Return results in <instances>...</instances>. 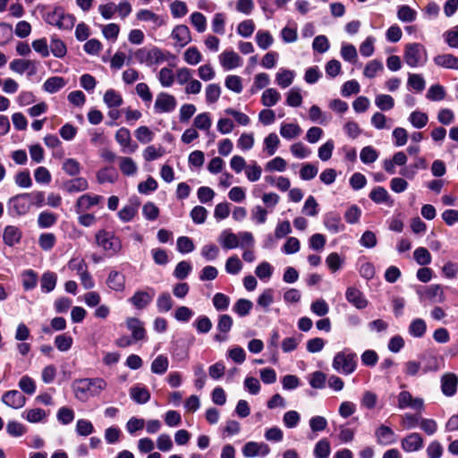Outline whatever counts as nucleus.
<instances>
[{
  "instance_id": "1",
  "label": "nucleus",
  "mask_w": 458,
  "mask_h": 458,
  "mask_svg": "<svg viewBox=\"0 0 458 458\" xmlns=\"http://www.w3.org/2000/svg\"><path fill=\"white\" fill-rule=\"evenodd\" d=\"M106 387L107 383L102 377L81 378L72 385L75 398L83 403L98 396Z\"/></svg>"
},
{
  "instance_id": "2",
  "label": "nucleus",
  "mask_w": 458,
  "mask_h": 458,
  "mask_svg": "<svg viewBox=\"0 0 458 458\" xmlns=\"http://www.w3.org/2000/svg\"><path fill=\"white\" fill-rule=\"evenodd\" d=\"M333 369L343 375L353 373L357 367V355L349 350L338 352L332 361Z\"/></svg>"
},
{
  "instance_id": "3",
  "label": "nucleus",
  "mask_w": 458,
  "mask_h": 458,
  "mask_svg": "<svg viewBox=\"0 0 458 458\" xmlns=\"http://www.w3.org/2000/svg\"><path fill=\"white\" fill-rule=\"evenodd\" d=\"M95 237L98 246L111 255L118 254L122 250L123 244L120 238L112 232L102 229L97 232Z\"/></svg>"
},
{
  "instance_id": "4",
  "label": "nucleus",
  "mask_w": 458,
  "mask_h": 458,
  "mask_svg": "<svg viewBox=\"0 0 458 458\" xmlns=\"http://www.w3.org/2000/svg\"><path fill=\"white\" fill-rule=\"evenodd\" d=\"M135 59L140 64H145L147 66L157 65L165 61V53L158 47L140 48L134 53Z\"/></svg>"
},
{
  "instance_id": "5",
  "label": "nucleus",
  "mask_w": 458,
  "mask_h": 458,
  "mask_svg": "<svg viewBox=\"0 0 458 458\" xmlns=\"http://www.w3.org/2000/svg\"><path fill=\"white\" fill-rule=\"evenodd\" d=\"M427 60L425 47L420 43H411L405 47L404 61L411 67L422 65Z\"/></svg>"
},
{
  "instance_id": "6",
  "label": "nucleus",
  "mask_w": 458,
  "mask_h": 458,
  "mask_svg": "<svg viewBox=\"0 0 458 458\" xmlns=\"http://www.w3.org/2000/svg\"><path fill=\"white\" fill-rule=\"evenodd\" d=\"M46 21L60 30H70L74 25L75 18L64 13L61 9H55L47 13Z\"/></svg>"
},
{
  "instance_id": "7",
  "label": "nucleus",
  "mask_w": 458,
  "mask_h": 458,
  "mask_svg": "<svg viewBox=\"0 0 458 458\" xmlns=\"http://www.w3.org/2000/svg\"><path fill=\"white\" fill-rule=\"evenodd\" d=\"M177 105V101L175 98L166 92H161L157 94L155 104H154V109L155 113L157 114H163V113H171L173 112Z\"/></svg>"
},
{
  "instance_id": "8",
  "label": "nucleus",
  "mask_w": 458,
  "mask_h": 458,
  "mask_svg": "<svg viewBox=\"0 0 458 458\" xmlns=\"http://www.w3.org/2000/svg\"><path fill=\"white\" fill-rule=\"evenodd\" d=\"M398 408L401 410L410 408L415 411L424 409V401L420 397H413L408 391H402L397 396Z\"/></svg>"
},
{
  "instance_id": "9",
  "label": "nucleus",
  "mask_w": 458,
  "mask_h": 458,
  "mask_svg": "<svg viewBox=\"0 0 458 458\" xmlns=\"http://www.w3.org/2000/svg\"><path fill=\"white\" fill-rule=\"evenodd\" d=\"M270 453L268 445L263 442L250 441L242 447V454L246 458H254L257 456L265 457Z\"/></svg>"
},
{
  "instance_id": "10",
  "label": "nucleus",
  "mask_w": 458,
  "mask_h": 458,
  "mask_svg": "<svg viewBox=\"0 0 458 458\" xmlns=\"http://www.w3.org/2000/svg\"><path fill=\"white\" fill-rule=\"evenodd\" d=\"M155 290L148 287L146 291H136L129 301L139 310L146 308L153 300Z\"/></svg>"
},
{
  "instance_id": "11",
  "label": "nucleus",
  "mask_w": 458,
  "mask_h": 458,
  "mask_svg": "<svg viewBox=\"0 0 458 458\" xmlns=\"http://www.w3.org/2000/svg\"><path fill=\"white\" fill-rule=\"evenodd\" d=\"M171 38L175 41L174 47L180 48L184 47L191 41V35L189 28L182 24L177 25L173 29Z\"/></svg>"
},
{
  "instance_id": "12",
  "label": "nucleus",
  "mask_w": 458,
  "mask_h": 458,
  "mask_svg": "<svg viewBox=\"0 0 458 458\" xmlns=\"http://www.w3.org/2000/svg\"><path fill=\"white\" fill-rule=\"evenodd\" d=\"M345 298L352 306L358 310L365 309L369 301L364 294L356 287H348L345 292Z\"/></svg>"
},
{
  "instance_id": "13",
  "label": "nucleus",
  "mask_w": 458,
  "mask_h": 458,
  "mask_svg": "<svg viewBox=\"0 0 458 458\" xmlns=\"http://www.w3.org/2000/svg\"><path fill=\"white\" fill-rule=\"evenodd\" d=\"M2 402L13 409H21L26 403V397L17 390H10L2 395Z\"/></svg>"
},
{
  "instance_id": "14",
  "label": "nucleus",
  "mask_w": 458,
  "mask_h": 458,
  "mask_svg": "<svg viewBox=\"0 0 458 458\" xmlns=\"http://www.w3.org/2000/svg\"><path fill=\"white\" fill-rule=\"evenodd\" d=\"M401 446L406 453L417 452L423 446V438L419 433H411L402 439Z\"/></svg>"
},
{
  "instance_id": "15",
  "label": "nucleus",
  "mask_w": 458,
  "mask_h": 458,
  "mask_svg": "<svg viewBox=\"0 0 458 458\" xmlns=\"http://www.w3.org/2000/svg\"><path fill=\"white\" fill-rule=\"evenodd\" d=\"M102 199L101 196L83 194L77 199L75 209L78 214L89 210L92 207L98 205Z\"/></svg>"
},
{
  "instance_id": "16",
  "label": "nucleus",
  "mask_w": 458,
  "mask_h": 458,
  "mask_svg": "<svg viewBox=\"0 0 458 458\" xmlns=\"http://www.w3.org/2000/svg\"><path fill=\"white\" fill-rule=\"evenodd\" d=\"M125 276L116 270H111L106 278L108 288L114 292H123L125 290Z\"/></svg>"
},
{
  "instance_id": "17",
  "label": "nucleus",
  "mask_w": 458,
  "mask_h": 458,
  "mask_svg": "<svg viewBox=\"0 0 458 458\" xmlns=\"http://www.w3.org/2000/svg\"><path fill=\"white\" fill-rule=\"evenodd\" d=\"M219 61L225 70H233L242 65L239 55L233 51H225L219 55Z\"/></svg>"
},
{
  "instance_id": "18",
  "label": "nucleus",
  "mask_w": 458,
  "mask_h": 458,
  "mask_svg": "<svg viewBox=\"0 0 458 458\" xmlns=\"http://www.w3.org/2000/svg\"><path fill=\"white\" fill-rule=\"evenodd\" d=\"M10 205L18 215H24L29 212L31 202L26 193L19 194L10 199Z\"/></svg>"
},
{
  "instance_id": "19",
  "label": "nucleus",
  "mask_w": 458,
  "mask_h": 458,
  "mask_svg": "<svg viewBox=\"0 0 458 458\" xmlns=\"http://www.w3.org/2000/svg\"><path fill=\"white\" fill-rule=\"evenodd\" d=\"M10 69L19 74L29 71V74L33 75L36 73V63L32 60L14 59L10 63Z\"/></svg>"
},
{
  "instance_id": "20",
  "label": "nucleus",
  "mask_w": 458,
  "mask_h": 458,
  "mask_svg": "<svg viewBox=\"0 0 458 458\" xmlns=\"http://www.w3.org/2000/svg\"><path fill=\"white\" fill-rule=\"evenodd\" d=\"M377 441L379 445H388L396 441L395 433L387 426L381 425L375 432Z\"/></svg>"
},
{
  "instance_id": "21",
  "label": "nucleus",
  "mask_w": 458,
  "mask_h": 458,
  "mask_svg": "<svg viewBox=\"0 0 458 458\" xmlns=\"http://www.w3.org/2000/svg\"><path fill=\"white\" fill-rule=\"evenodd\" d=\"M127 327L131 330L132 338L135 341L142 340L145 337L146 331L143 323L136 318H129L126 321Z\"/></svg>"
},
{
  "instance_id": "22",
  "label": "nucleus",
  "mask_w": 458,
  "mask_h": 458,
  "mask_svg": "<svg viewBox=\"0 0 458 458\" xmlns=\"http://www.w3.org/2000/svg\"><path fill=\"white\" fill-rule=\"evenodd\" d=\"M88 188V181L82 177H76L74 179L69 180L63 185V189L69 193L83 191Z\"/></svg>"
},
{
  "instance_id": "23",
  "label": "nucleus",
  "mask_w": 458,
  "mask_h": 458,
  "mask_svg": "<svg viewBox=\"0 0 458 458\" xmlns=\"http://www.w3.org/2000/svg\"><path fill=\"white\" fill-rule=\"evenodd\" d=\"M457 377L454 374H445L441 379V388L444 394L452 396L455 394L457 388Z\"/></svg>"
},
{
  "instance_id": "24",
  "label": "nucleus",
  "mask_w": 458,
  "mask_h": 458,
  "mask_svg": "<svg viewBox=\"0 0 458 458\" xmlns=\"http://www.w3.org/2000/svg\"><path fill=\"white\" fill-rule=\"evenodd\" d=\"M137 19L142 21H151L155 28H159L165 24V20L148 9L140 10L137 14Z\"/></svg>"
},
{
  "instance_id": "25",
  "label": "nucleus",
  "mask_w": 458,
  "mask_h": 458,
  "mask_svg": "<svg viewBox=\"0 0 458 458\" xmlns=\"http://www.w3.org/2000/svg\"><path fill=\"white\" fill-rule=\"evenodd\" d=\"M434 63L440 67L458 70V57L451 54H444L435 56Z\"/></svg>"
},
{
  "instance_id": "26",
  "label": "nucleus",
  "mask_w": 458,
  "mask_h": 458,
  "mask_svg": "<svg viewBox=\"0 0 458 458\" xmlns=\"http://www.w3.org/2000/svg\"><path fill=\"white\" fill-rule=\"evenodd\" d=\"M218 242L223 248L227 250L235 249L240 245L239 236L228 230H225L221 233Z\"/></svg>"
},
{
  "instance_id": "27",
  "label": "nucleus",
  "mask_w": 458,
  "mask_h": 458,
  "mask_svg": "<svg viewBox=\"0 0 458 458\" xmlns=\"http://www.w3.org/2000/svg\"><path fill=\"white\" fill-rule=\"evenodd\" d=\"M103 101L109 108H117L123 102L122 95L113 89H107L105 92Z\"/></svg>"
},
{
  "instance_id": "28",
  "label": "nucleus",
  "mask_w": 458,
  "mask_h": 458,
  "mask_svg": "<svg viewBox=\"0 0 458 458\" xmlns=\"http://www.w3.org/2000/svg\"><path fill=\"white\" fill-rule=\"evenodd\" d=\"M301 128L297 123H283L280 127V134L285 140H293L301 133Z\"/></svg>"
},
{
  "instance_id": "29",
  "label": "nucleus",
  "mask_w": 458,
  "mask_h": 458,
  "mask_svg": "<svg viewBox=\"0 0 458 458\" xmlns=\"http://www.w3.org/2000/svg\"><path fill=\"white\" fill-rule=\"evenodd\" d=\"M295 77V72L288 69H281L276 75V81L283 89L289 87Z\"/></svg>"
},
{
  "instance_id": "30",
  "label": "nucleus",
  "mask_w": 458,
  "mask_h": 458,
  "mask_svg": "<svg viewBox=\"0 0 458 458\" xmlns=\"http://www.w3.org/2000/svg\"><path fill=\"white\" fill-rule=\"evenodd\" d=\"M57 282V276L54 272H45L40 279V287L42 292L50 293L52 292Z\"/></svg>"
},
{
  "instance_id": "31",
  "label": "nucleus",
  "mask_w": 458,
  "mask_h": 458,
  "mask_svg": "<svg viewBox=\"0 0 458 458\" xmlns=\"http://www.w3.org/2000/svg\"><path fill=\"white\" fill-rule=\"evenodd\" d=\"M47 417L46 411L41 408H34L25 410L21 413V418L30 423H38L45 420Z\"/></svg>"
},
{
  "instance_id": "32",
  "label": "nucleus",
  "mask_w": 458,
  "mask_h": 458,
  "mask_svg": "<svg viewBox=\"0 0 458 458\" xmlns=\"http://www.w3.org/2000/svg\"><path fill=\"white\" fill-rule=\"evenodd\" d=\"M65 84L66 81L63 77L54 76L44 82L43 88L47 92L53 94L63 89Z\"/></svg>"
},
{
  "instance_id": "33",
  "label": "nucleus",
  "mask_w": 458,
  "mask_h": 458,
  "mask_svg": "<svg viewBox=\"0 0 458 458\" xmlns=\"http://www.w3.org/2000/svg\"><path fill=\"white\" fill-rule=\"evenodd\" d=\"M131 398L137 403H146L150 399V393L146 387L136 386L130 390Z\"/></svg>"
},
{
  "instance_id": "34",
  "label": "nucleus",
  "mask_w": 458,
  "mask_h": 458,
  "mask_svg": "<svg viewBox=\"0 0 458 458\" xmlns=\"http://www.w3.org/2000/svg\"><path fill=\"white\" fill-rule=\"evenodd\" d=\"M280 99V93L273 88L267 89L261 96V103L267 107L274 106Z\"/></svg>"
},
{
  "instance_id": "35",
  "label": "nucleus",
  "mask_w": 458,
  "mask_h": 458,
  "mask_svg": "<svg viewBox=\"0 0 458 458\" xmlns=\"http://www.w3.org/2000/svg\"><path fill=\"white\" fill-rule=\"evenodd\" d=\"M280 145V140L275 132L269 133L264 140V150L268 156H273Z\"/></svg>"
},
{
  "instance_id": "36",
  "label": "nucleus",
  "mask_w": 458,
  "mask_h": 458,
  "mask_svg": "<svg viewBox=\"0 0 458 458\" xmlns=\"http://www.w3.org/2000/svg\"><path fill=\"white\" fill-rule=\"evenodd\" d=\"M169 361L166 356L160 354L151 363V371L154 374L162 375L166 372Z\"/></svg>"
},
{
  "instance_id": "37",
  "label": "nucleus",
  "mask_w": 458,
  "mask_h": 458,
  "mask_svg": "<svg viewBox=\"0 0 458 458\" xmlns=\"http://www.w3.org/2000/svg\"><path fill=\"white\" fill-rule=\"evenodd\" d=\"M417 12L409 5H401L397 10V18L403 22H412L416 20Z\"/></svg>"
},
{
  "instance_id": "38",
  "label": "nucleus",
  "mask_w": 458,
  "mask_h": 458,
  "mask_svg": "<svg viewBox=\"0 0 458 458\" xmlns=\"http://www.w3.org/2000/svg\"><path fill=\"white\" fill-rule=\"evenodd\" d=\"M409 122L416 129H421L425 127L428 122V116L427 114L420 111H413L409 116Z\"/></svg>"
},
{
  "instance_id": "39",
  "label": "nucleus",
  "mask_w": 458,
  "mask_h": 458,
  "mask_svg": "<svg viewBox=\"0 0 458 458\" xmlns=\"http://www.w3.org/2000/svg\"><path fill=\"white\" fill-rule=\"evenodd\" d=\"M325 226L333 233H336L344 229L341 224V218L337 215L329 214L325 218Z\"/></svg>"
},
{
  "instance_id": "40",
  "label": "nucleus",
  "mask_w": 458,
  "mask_h": 458,
  "mask_svg": "<svg viewBox=\"0 0 458 458\" xmlns=\"http://www.w3.org/2000/svg\"><path fill=\"white\" fill-rule=\"evenodd\" d=\"M183 60L190 65H196L202 60V55L196 47H191L183 53Z\"/></svg>"
},
{
  "instance_id": "41",
  "label": "nucleus",
  "mask_w": 458,
  "mask_h": 458,
  "mask_svg": "<svg viewBox=\"0 0 458 458\" xmlns=\"http://www.w3.org/2000/svg\"><path fill=\"white\" fill-rule=\"evenodd\" d=\"M375 104L381 111H388L394 106V100L390 95L379 94L375 98Z\"/></svg>"
},
{
  "instance_id": "42",
  "label": "nucleus",
  "mask_w": 458,
  "mask_h": 458,
  "mask_svg": "<svg viewBox=\"0 0 458 458\" xmlns=\"http://www.w3.org/2000/svg\"><path fill=\"white\" fill-rule=\"evenodd\" d=\"M21 238L20 230L15 226H6L4 232V241L6 244L13 246Z\"/></svg>"
},
{
  "instance_id": "43",
  "label": "nucleus",
  "mask_w": 458,
  "mask_h": 458,
  "mask_svg": "<svg viewBox=\"0 0 458 458\" xmlns=\"http://www.w3.org/2000/svg\"><path fill=\"white\" fill-rule=\"evenodd\" d=\"M63 170L70 176H76L81 173V164L75 158H66L63 162Z\"/></svg>"
},
{
  "instance_id": "44",
  "label": "nucleus",
  "mask_w": 458,
  "mask_h": 458,
  "mask_svg": "<svg viewBox=\"0 0 458 458\" xmlns=\"http://www.w3.org/2000/svg\"><path fill=\"white\" fill-rule=\"evenodd\" d=\"M57 221V216L49 211L41 212L38 217V225L40 228H48Z\"/></svg>"
},
{
  "instance_id": "45",
  "label": "nucleus",
  "mask_w": 458,
  "mask_h": 458,
  "mask_svg": "<svg viewBox=\"0 0 458 458\" xmlns=\"http://www.w3.org/2000/svg\"><path fill=\"white\" fill-rule=\"evenodd\" d=\"M221 95V87L216 83L208 84L205 89L206 101L208 104L216 103Z\"/></svg>"
},
{
  "instance_id": "46",
  "label": "nucleus",
  "mask_w": 458,
  "mask_h": 458,
  "mask_svg": "<svg viewBox=\"0 0 458 458\" xmlns=\"http://www.w3.org/2000/svg\"><path fill=\"white\" fill-rule=\"evenodd\" d=\"M253 307V303L247 299H239L233 305V310L240 317L247 316Z\"/></svg>"
},
{
  "instance_id": "47",
  "label": "nucleus",
  "mask_w": 458,
  "mask_h": 458,
  "mask_svg": "<svg viewBox=\"0 0 458 458\" xmlns=\"http://www.w3.org/2000/svg\"><path fill=\"white\" fill-rule=\"evenodd\" d=\"M158 80L165 88L171 87L175 80V74L170 68L164 67L158 72Z\"/></svg>"
},
{
  "instance_id": "48",
  "label": "nucleus",
  "mask_w": 458,
  "mask_h": 458,
  "mask_svg": "<svg viewBox=\"0 0 458 458\" xmlns=\"http://www.w3.org/2000/svg\"><path fill=\"white\" fill-rule=\"evenodd\" d=\"M193 124L199 130L206 131H209V129L212 125V121H211L209 114L208 113L199 114L194 118Z\"/></svg>"
},
{
  "instance_id": "49",
  "label": "nucleus",
  "mask_w": 458,
  "mask_h": 458,
  "mask_svg": "<svg viewBox=\"0 0 458 458\" xmlns=\"http://www.w3.org/2000/svg\"><path fill=\"white\" fill-rule=\"evenodd\" d=\"M427 329L426 323L421 318H416L409 326V333L414 337H421Z\"/></svg>"
},
{
  "instance_id": "50",
  "label": "nucleus",
  "mask_w": 458,
  "mask_h": 458,
  "mask_svg": "<svg viewBox=\"0 0 458 458\" xmlns=\"http://www.w3.org/2000/svg\"><path fill=\"white\" fill-rule=\"evenodd\" d=\"M119 166L123 174L128 176L133 175L137 172V165L131 157H121Z\"/></svg>"
},
{
  "instance_id": "51",
  "label": "nucleus",
  "mask_w": 458,
  "mask_h": 458,
  "mask_svg": "<svg viewBox=\"0 0 458 458\" xmlns=\"http://www.w3.org/2000/svg\"><path fill=\"white\" fill-rule=\"evenodd\" d=\"M256 42L263 49H267L274 42L272 35L268 31L259 30L256 34Z\"/></svg>"
},
{
  "instance_id": "52",
  "label": "nucleus",
  "mask_w": 458,
  "mask_h": 458,
  "mask_svg": "<svg viewBox=\"0 0 458 458\" xmlns=\"http://www.w3.org/2000/svg\"><path fill=\"white\" fill-rule=\"evenodd\" d=\"M38 275L31 269L26 270L22 274V285L25 290H31L37 286Z\"/></svg>"
},
{
  "instance_id": "53",
  "label": "nucleus",
  "mask_w": 458,
  "mask_h": 458,
  "mask_svg": "<svg viewBox=\"0 0 458 458\" xmlns=\"http://www.w3.org/2000/svg\"><path fill=\"white\" fill-rule=\"evenodd\" d=\"M341 56L347 62L355 63L358 57L355 47L352 44H342Z\"/></svg>"
},
{
  "instance_id": "54",
  "label": "nucleus",
  "mask_w": 458,
  "mask_h": 458,
  "mask_svg": "<svg viewBox=\"0 0 458 458\" xmlns=\"http://www.w3.org/2000/svg\"><path fill=\"white\" fill-rule=\"evenodd\" d=\"M75 430L79 436L87 437L93 433L94 427L89 420L85 419H80L76 422Z\"/></svg>"
},
{
  "instance_id": "55",
  "label": "nucleus",
  "mask_w": 458,
  "mask_h": 458,
  "mask_svg": "<svg viewBox=\"0 0 458 458\" xmlns=\"http://www.w3.org/2000/svg\"><path fill=\"white\" fill-rule=\"evenodd\" d=\"M413 257L416 262L420 266L428 265L431 262V255L424 247L417 248L413 252Z\"/></svg>"
},
{
  "instance_id": "56",
  "label": "nucleus",
  "mask_w": 458,
  "mask_h": 458,
  "mask_svg": "<svg viewBox=\"0 0 458 458\" xmlns=\"http://www.w3.org/2000/svg\"><path fill=\"white\" fill-rule=\"evenodd\" d=\"M225 268L228 274L237 275L242 269V263L237 256H232L227 259Z\"/></svg>"
},
{
  "instance_id": "57",
  "label": "nucleus",
  "mask_w": 458,
  "mask_h": 458,
  "mask_svg": "<svg viewBox=\"0 0 458 458\" xmlns=\"http://www.w3.org/2000/svg\"><path fill=\"white\" fill-rule=\"evenodd\" d=\"M50 49L52 54L57 58L64 57L67 53L65 44L59 38H52L50 42Z\"/></svg>"
},
{
  "instance_id": "58",
  "label": "nucleus",
  "mask_w": 458,
  "mask_h": 458,
  "mask_svg": "<svg viewBox=\"0 0 458 458\" xmlns=\"http://www.w3.org/2000/svg\"><path fill=\"white\" fill-rule=\"evenodd\" d=\"M191 24L195 27L198 32L202 33L207 29L206 17L199 12L191 13L190 17Z\"/></svg>"
},
{
  "instance_id": "59",
  "label": "nucleus",
  "mask_w": 458,
  "mask_h": 458,
  "mask_svg": "<svg viewBox=\"0 0 458 458\" xmlns=\"http://www.w3.org/2000/svg\"><path fill=\"white\" fill-rule=\"evenodd\" d=\"M255 274L260 280H268L273 274V267L263 261L256 267Z\"/></svg>"
},
{
  "instance_id": "60",
  "label": "nucleus",
  "mask_w": 458,
  "mask_h": 458,
  "mask_svg": "<svg viewBox=\"0 0 458 458\" xmlns=\"http://www.w3.org/2000/svg\"><path fill=\"white\" fill-rule=\"evenodd\" d=\"M330 454V445L326 439L318 441L314 448V455L316 458H327Z\"/></svg>"
},
{
  "instance_id": "61",
  "label": "nucleus",
  "mask_w": 458,
  "mask_h": 458,
  "mask_svg": "<svg viewBox=\"0 0 458 458\" xmlns=\"http://www.w3.org/2000/svg\"><path fill=\"white\" fill-rule=\"evenodd\" d=\"M360 157L364 164H370L377 159L378 153L371 146H367L361 149Z\"/></svg>"
},
{
  "instance_id": "62",
  "label": "nucleus",
  "mask_w": 458,
  "mask_h": 458,
  "mask_svg": "<svg viewBox=\"0 0 458 458\" xmlns=\"http://www.w3.org/2000/svg\"><path fill=\"white\" fill-rule=\"evenodd\" d=\"M115 140L123 148H128L131 141L130 131L126 128H120L115 133Z\"/></svg>"
},
{
  "instance_id": "63",
  "label": "nucleus",
  "mask_w": 458,
  "mask_h": 458,
  "mask_svg": "<svg viewBox=\"0 0 458 458\" xmlns=\"http://www.w3.org/2000/svg\"><path fill=\"white\" fill-rule=\"evenodd\" d=\"M445 97V91L443 86L439 84L432 85L428 92H427V98L432 100V101H440L444 99Z\"/></svg>"
},
{
  "instance_id": "64",
  "label": "nucleus",
  "mask_w": 458,
  "mask_h": 458,
  "mask_svg": "<svg viewBox=\"0 0 458 458\" xmlns=\"http://www.w3.org/2000/svg\"><path fill=\"white\" fill-rule=\"evenodd\" d=\"M426 453L428 458H441L444 453L442 445L435 440L429 443L426 449Z\"/></svg>"
}]
</instances>
